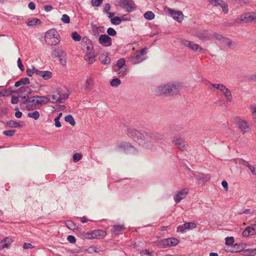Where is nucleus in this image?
Instances as JSON below:
<instances>
[{
    "label": "nucleus",
    "mask_w": 256,
    "mask_h": 256,
    "mask_svg": "<svg viewBox=\"0 0 256 256\" xmlns=\"http://www.w3.org/2000/svg\"><path fill=\"white\" fill-rule=\"evenodd\" d=\"M158 244H162L164 247L176 246L178 244V240L174 237L164 238L158 242Z\"/></svg>",
    "instance_id": "423d86ee"
},
{
    "label": "nucleus",
    "mask_w": 256,
    "mask_h": 256,
    "mask_svg": "<svg viewBox=\"0 0 256 256\" xmlns=\"http://www.w3.org/2000/svg\"><path fill=\"white\" fill-rule=\"evenodd\" d=\"M28 117L33 118L34 120H36L40 117V114L38 111H34L32 112H28Z\"/></svg>",
    "instance_id": "ea45409f"
},
{
    "label": "nucleus",
    "mask_w": 256,
    "mask_h": 256,
    "mask_svg": "<svg viewBox=\"0 0 256 256\" xmlns=\"http://www.w3.org/2000/svg\"><path fill=\"white\" fill-rule=\"evenodd\" d=\"M188 48L191 49L192 50L194 51L197 50H199L200 51L206 54V50L204 48L200 47L198 44H193L192 42H190V44Z\"/></svg>",
    "instance_id": "c85d7f7f"
},
{
    "label": "nucleus",
    "mask_w": 256,
    "mask_h": 256,
    "mask_svg": "<svg viewBox=\"0 0 256 256\" xmlns=\"http://www.w3.org/2000/svg\"><path fill=\"white\" fill-rule=\"evenodd\" d=\"M36 96L30 97L28 104L26 106V108L28 110H34L36 105L39 104L36 100L37 98H35Z\"/></svg>",
    "instance_id": "4468645a"
},
{
    "label": "nucleus",
    "mask_w": 256,
    "mask_h": 256,
    "mask_svg": "<svg viewBox=\"0 0 256 256\" xmlns=\"http://www.w3.org/2000/svg\"><path fill=\"white\" fill-rule=\"evenodd\" d=\"M14 240L10 238L7 237L3 239L0 243V249L8 248Z\"/></svg>",
    "instance_id": "a211bd4d"
},
{
    "label": "nucleus",
    "mask_w": 256,
    "mask_h": 256,
    "mask_svg": "<svg viewBox=\"0 0 256 256\" xmlns=\"http://www.w3.org/2000/svg\"><path fill=\"white\" fill-rule=\"evenodd\" d=\"M19 96L21 98L22 103L26 104V106L28 104L30 97H28V96L26 94L24 96H22V95H19Z\"/></svg>",
    "instance_id": "c03bdc74"
},
{
    "label": "nucleus",
    "mask_w": 256,
    "mask_h": 256,
    "mask_svg": "<svg viewBox=\"0 0 256 256\" xmlns=\"http://www.w3.org/2000/svg\"><path fill=\"white\" fill-rule=\"evenodd\" d=\"M147 48H144L140 51L136 52L130 57V60L132 64H136L142 62L144 58V56L146 54Z\"/></svg>",
    "instance_id": "39448f33"
},
{
    "label": "nucleus",
    "mask_w": 256,
    "mask_h": 256,
    "mask_svg": "<svg viewBox=\"0 0 256 256\" xmlns=\"http://www.w3.org/2000/svg\"><path fill=\"white\" fill-rule=\"evenodd\" d=\"M154 14L152 11H148L144 14V17L148 20H152L154 18Z\"/></svg>",
    "instance_id": "4c0bfd02"
},
{
    "label": "nucleus",
    "mask_w": 256,
    "mask_h": 256,
    "mask_svg": "<svg viewBox=\"0 0 256 256\" xmlns=\"http://www.w3.org/2000/svg\"><path fill=\"white\" fill-rule=\"evenodd\" d=\"M234 242V238L232 236L227 237L226 238V244L228 246H231Z\"/></svg>",
    "instance_id": "6e6d98bb"
},
{
    "label": "nucleus",
    "mask_w": 256,
    "mask_h": 256,
    "mask_svg": "<svg viewBox=\"0 0 256 256\" xmlns=\"http://www.w3.org/2000/svg\"><path fill=\"white\" fill-rule=\"evenodd\" d=\"M92 234L93 235L94 238H102L106 234V231L102 230H95L92 231Z\"/></svg>",
    "instance_id": "dca6fc26"
},
{
    "label": "nucleus",
    "mask_w": 256,
    "mask_h": 256,
    "mask_svg": "<svg viewBox=\"0 0 256 256\" xmlns=\"http://www.w3.org/2000/svg\"><path fill=\"white\" fill-rule=\"evenodd\" d=\"M220 6L222 8V12L225 14H226L228 12V4L226 2L223 1V2L221 4V6Z\"/></svg>",
    "instance_id": "79ce46f5"
},
{
    "label": "nucleus",
    "mask_w": 256,
    "mask_h": 256,
    "mask_svg": "<svg viewBox=\"0 0 256 256\" xmlns=\"http://www.w3.org/2000/svg\"><path fill=\"white\" fill-rule=\"evenodd\" d=\"M66 225L67 226L68 228L70 230H74L76 228V225L70 220H68L66 222Z\"/></svg>",
    "instance_id": "603ef678"
},
{
    "label": "nucleus",
    "mask_w": 256,
    "mask_h": 256,
    "mask_svg": "<svg viewBox=\"0 0 256 256\" xmlns=\"http://www.w3.org/2000/svg\"><path fill=\"white\" fill-rule=\"evenodd\" d=\"M235 4H239L240 6L248 4L250 3V0H234Z\"/></svg>",
    "instance_id": "5fc2aeb1"
},
{
    "label": "nucleus",
    "mask_w": 256,
    "mask_h": 256,
    "mask_svg": "<svg viewBox=\"0 0 256 256\" xmlns=\"http://www.w3.org/2000/svg\"><path fill=\"white\" fill-rule=\"evenodd\" d=\"M118 3L120 6L128 12H131L136 8V6L133 0H118Z\"/></svg>",
    "instance_id": "20e7f679"
},
{
    "label": "nucleus",
    "mask_w": 256,
    "mask_h": 256,
    "mask_svg": "<svg viewBox=\"0 0 256 256\" xmlns=\"http://www.w3.org/2000/svg\"><path fill=\"white\" fill-rule=\"evenodd\" d=\"M107 33L108 34V36H114L116 34V31L112 28H109L107 30Z\"/></svg>",
    "instance_id": "bf43d9fd"
},
{
    "label": "nucleus",
    "mask_w": 256,
    "mask_h": 256,
    "mask_svg": "<svg viewBox=\"0 0 256 256\" xmlns=\"http://www.w3.org/2000/svg\"><path fill=\"white\" fill-rule=\"evenodd\" d=\"M36 70L38 71V70L35 67H33L32 69L28 68L26 71V74L30 77H32L34 74L38 76V72H36Z\"/></svg>",
    "instance_id": "f704fd0d"
},
{
    "label": "nucleus",
    "mask_w": 256,
    "mask_h": 256,
    "mask_svg": "<svg viewBox=\"0 0 256 256\" xmlns=\"http://www.w3.org/2000/svg\"><path fill=\"white\" fill-rule=\"evenodd\" d=\"M196 227V225L194 222H185L184 224V228H186V229H190V228H194Z\"/></svg>",
    "instance_id": "37998d69"
},
{
    "label": "nucleus",
    "mask_w": 256,
    "mask_h": 256,
    "mask_svg": "<svg viewBox=\"0 0 256 256\" xmlns=\"http://www.w3.org/2000/svg\"><path fill=\"white\" fill-rule=\"evenodd\" d=\"M72 39L76 42H78L81 40V36L77 32H73L72 34Z\"/></svg>",
    "instance_id": "09e8293b"
},
{
    "label": "nucleus",
    "mask_w": 256,
    "mask_h": 256,
    "mask_svg": "<svg viewBox=\"0 0 256 256\" xmlns=\"http://www.w3.org/2000/svg\"><path fill=\"white\" fill-rule=\"evenodd\" d=\"M90 250L92 252H94L96 253H100V252H102V249L100 248H97L96 246H90Z\"/></svg>",
    "instance_id": "680f3d73"
},
{
    "label": "nucleus",
    "mask_w": 256,
    "mask_h": 256,
    "mask_svg": "<svg viewBox=\"0 0 256 256\" xmlns=\"http://www.w3.org/2000/svg\"><path fill=\"white\" fill-rule=\"evenodd\" d=\"M122 21V18L120 17H118V16H115L113 18H112L110 20L111 23L114 25L120 24Z\"/></svg>",
    "instance_id": "58836bf2"
},
{
    "label": "nucleus",
    "mask_w": 256,
    "mask_h": 256,
    "mask_svg": "<svg viewBox=\"0 0 256 256\" xmlns=\"http://www.w3.org/2000/svg\"><path fill=\"white\" fill-rule=\"evenodd\" d=\"M29 89V86H22L18 89L16 91L14 92H18V95H23L24 94H26V92Z\"/></svg>",
    "instance_id": "72a5a7b5"
},
{
    "label": "nucleus",
    "mask_w": 256,
    "mask_h": 256,
    "mask_svg": "<svg viewBox=\"0 0 256 256\" xmlns=\"http://www.w3.org/2000/svg\"><path fill=\"white\" fill-rule=\"evenodd\" d=\"M38 72V76H42L44 80H48L52 77V72L50 71H36Z\"/></svg>",
    "instance_id": "5701e85b"
},
{
    "label": "nucleus",
    "mask_w": 256,
    "mask_h": 256,
    "mask_svg": "<svg viewBox=\"0 0 256 256\" xmlns=\"http://www.w3.org/2000/svg\"><path fill=\"white\" fill-rule=\"evenodd\" d=\"M142 256H152L151 253L148 250H145L140 252Z\"/></svg>",
    "instance_id": "774afa93"
},
{
    "label": "nucleus",
    "mask_w": 256,
    "mask_h": 256,
    "mask_svg": "<svg viewBox=\"0 0 256 256\" xmlns=\"http://www.w3.org/2000/svg\"><path fill=\"white\" fill-rule=\"evenodd\" d=\"M210 179V176L209 174H202V176H199L197 178L198 182L200 183L204 184Z\"/></svg>",
    "instance_id": "7c9ffc66"
},
{
    "label": "nucleus",
    "mask_w": 256,
    "mask_h": 256,
    "mask_svg": "<svg viewBox=\"0 0 256 256\" xmlns=\"http://www.w3.org/2000/svg\"><path fill=\"white\" fill-rule=\"evenodd\" d=\"M94 86V81L91 76H88L86 80L84 90L87 92L91 90Z\"/></svg>",
    "instance_id": "f3484780"
},
{
    "label": "nucleus",
    "mask_w": 256,
    "mask_h": 256,
    "mask_svg": "<svg viewBox=\"0 0 256 256\" xmlns=\"http://www.w3.org/2000/svg\"><path fill=\"white\" fill-rule=\"evenodd\" d=\"M83 237H84V238H87V239L94 238L93 235L92 234V232H84Z\"/></svg>",
    "instance_id": "e2e57ef3"
},
{
    "label": "nucleus",
    "mask_w": 256,
    "mask_h": 256,
    "mask_svg": "<svg viewBox=\"0 0 256 256\" xmlns=\"http://www.w3.org/2000/svg\"><path fill=\"white\" fill-rule=\"evenodd\" d=\"M99 59L103 64L108 65L110 62V58L106 53L102 54Z\"/></svg>",
    "instance_id": "b1692460"
},
{
    "label": "nucleus",
    "mask_w": 256,
    "mask_h": 256,
    "mask_svg": "<svg viewBox=\"0 0 256 256\" xmlns=\"http://www.w3.org/2000/svg\"><path fill=\"white\" fill-rule=\"evenodd\" d=\"M120 84V80L118 78H114L110 82V85L112 86H117Z\"/></svg>",
    "instance_id": "864d4df0"
},
{
    "label": "nucleus",
    "mask_w": 256,
    "mask_h": 256,
    "mask_svg": "<svg viewBox=\"0 0 256 256\" xmlns=\"http://www.w3.org/2000/svg\"><path fill=\"white\" fill-rule=\"evenodd\" d=\"M224 95L226 100L228 102H231L232 100V97L231 91L224 86L220 90Z\"/></svg>",
    "instance_id": "6ab92c4d"
},
{
    "label": "nucleus",
    "mask_w": 256,
    "mask_h": 256,
    "mask_svg": "<svg viewBox=\"0 0 256 256\" xmlns=\"http://www.w3.org/2000/svg\"><path fill=\"white\" fill-rule=\"evenodd\" d=\"M256 234V224L248 226L243 232L242 234L244 237L252 236Z\"/></svg>",
    "instance_id": "f8f14e48"
},
{
    "label": "nucleus",
    "mask_w": 256,
    "mask_h": 256,
    "mask_svg": "<svg viewBox=\"0 0 256 256\" xmlns=\"http://www.w3.org/2000/svg\"><path fill=\"white\" fill-rule=\"evenodd\" d=\"M118 148L124 151H126L130 148H134V150H136V148H134V146H132L130 143L126 142H120L118 144Z\"/></svg>",
    "instance_id": "4be33fe9"
},
{
    "label": "nucleus",
    "mask_w": 256,
    "mask_h": 256,
    "mask_svg": "<svg viewBox=\"0 0 256 256\" xmlns=\"http://www.w3.org/2000/svg\"><path fill=\"white\" fill-rule=\"evenodd\" d=\"M100 28H103V27L100 26V27L98 28V26H95L94 24L92 25V30L93 33H94V36L97 37L98 36V35H99L98 29Z\"/></svg>",
    "instance_id": "a18cd8bd"
},
{
    "label": "nucleus",
    "mask_w": 256,
    "mask_h": 256,
    "mask_svg": "<svg viewBox=\"0 0 256 256\" xmlns=\"http://www.w3.org/2000/svg\"><path fill=\"white\" fill-rule=\"evenodd\" d=\"M239 161L245 166L248 168L252 174L256 175V168L250 164L248 162L243 158H240Z\"/></svg>",
    "instance_id": "412c9836"
},
{
    "label": "nucleus",
    "mask_w": 256,
    "mask_h": 256,
    "mask_svg": "<svg viewBox=\"0 0 256 256\" xmlns=\"http://www.w3.org/2000/svg\"><path fill=\"white\" fill-rule=\"evenodd\" d=\"M168 12L174 20L178 22H181L182 20L184 15L182 12L175 11L171 8H168Z\"/></svg>",
    "instance_id": "9d476101"
},
{
    "label": "nucleus",
    "mask_w": 256,
    "mask_h": 256,
    "mask_svg": "<svg viewBox=\"0 0 256 256\" xmlns=\"http://www.w3.org/2000/svg\"><path fill=\"white\" fill-rule=\"evenodd\" d=\"M188 193V189L187 188H183L176 193L174 196V198L176 202L178 203L181 200L186 198Z\"/></svg>",
    "instance_id": "0eeeda50"
},
{
    "label": "nucleus",
    "mask_w": 256,
    "mask_h": 256,
    "mask_svg": "<svg viewBox=\"0 0 256 256\" xmlns=\"http://www.w3.org/2000/svg\"><path fill=\"white\" fill-rule=\"evenodd\" d=\"M236 120L239 129L244 133H246L249 130V124L246 121L242 120L240 118H236Z\"/></svg>",
    "instance_id": "6e6552de"
},
{
    "label": "nucleus",
    "mask_w": 256,
    "mask_h": 256,
    "mask_svg": "<svg viewBox=\"0 0 256 256\" xmlns=\"http://www.w3.org/2000/svg\"><path fill=\"white\" fill-rule=\"evenodd\" d=\"M58 93L56 92V91L54 92H52V94L50 96V100L49 102H50L53 103H63L64 102V98H60V96H58Z\"/></svg>",
    "instance_id": "2eb2a0df"
},
{
    "label": "nucleus",
    "mask_w": 256,
    "mask_h": 256,
    "mask_svg": "<svg viewBox=\"0 0 256 256\" xmlns=\"http://www.w3.org/2000/svg\"><path fill=\"white\" fill-rule=\"evenodd\" d=\"M96 55L92 52H88L85 56L84 60L89 64H92L96 61Z\"/></svg>",
    "instance_id": "393cba45"
},
{
    "label": "nucleus",
    "mask_w": 256,
    "mask_h": 256,
    "mask_svg": "<svg viewBox=\"0 0 256 256\" xmlns=\"http://www.w3.org/2000/svg\"><path fill=\"white\" fill-rule=\"evenodd\" d=\"M196 36L200 39H204L207 37V34L206 32H198Z\"/></svg>",
    "instance_id": "13d9d810"
},
{
    "label": "nucleus",
    "mask_w": 256,
    "mask_h": 256,
    "mask_svg": "<svg viewBox=\"0 0 256 256\" xmlns=\"http://www.w3.org/2000/svg\"><path fill=\"white\" fill-rule=\"evenodd\" d=\"M124 229V225L117 224L114 225L112 228V232L116 234H118V233Z\"/></svg>",
    "instance_id": "2f4dec72"
},
{
    "label": "nucleus",
    "mask_w": 256,
    "mask_h": 256,
    "mask_svg": "<svg viewBox=\"0 0 256 256\" xmlns=\"http://www.w3.org/2000/svg\"><path fill=\"white\" fill-rule=\"evenodd\" d=\"M240 20L245 22H256V14H252L250 12H247L241 15L240 16Z\"/></svg>",
    "instance_id": "9b49d317"
},
{
    "label": "nucleus",
    "mask_w": 256,
    "mask_h": 256,
    "mask_svg": "<svg viewBox=\"0 0 256 256\" xmlns=\"http://www.w3.org/2000/svg\"><path fill=\"white\" fill-rule=\"evenodd\" d=\"M245 244L243 243L236 244H234V248L230 250L232 252H240L244 250Z\"/></svg>",
    "instance_id": "a878e982"
},
{
    "label": "nucleus",
    "mask_w": 256,
    "mask_h": 256,
    "mask_svg": "<svg viewBox=\"0 0 256 256\" xmlns=\"http://www.w3.org/2000/svg\"><path fill=\"white\" fill-rule=\"evenodd\" d=\"M72 158L73 161L76 162L82 159V155L80 154L76 153L73 155Z\"/></svg>",
    "instance_id": "3c124183"
},
{
    "label": "nucleus",
    "mask_w": 256,
    "mask_h": 256,
    "mask_svg": "<svg viewBox=\"0 0 256 256\" xmlns=\"http://www.w3.org/2000/svg\"><path fill=\"white\" fill-rule=\"evenodd\" d=\"M66 56H62L59 58V60L62 65L65 66L67 62L66 58Z\"/></svg>",
    "instance_id": "69168bd1"
},
{
    "label": "nucleus",
    "mask_w": 256,
    "mask_h": 256,
    "mask_svg": "<svg viewBox=\"0 0 256 256\" xmlns=\"http://www.w3.org/2000/svg\"><path fill=\"white\" fill-rule=\"evenodd\" d=\"M125 60L124 58H121L117 61L116 66L118 68H122L125 64Z\"/></svg>",
    "instance_id": "8fccbe9b"
},
{
    "label": "nucleus",
    "mask_w": 256,
    "mask_h": 256,
    "mask_svg": "<svg viewBox=\"0 0 256 256\" xmlns=\"http://www.w3.org/2000/svg\"><path fill=\"white\" fill-rule=\"evenodd\" d=\"M223 1L222 0H209L210 3L215 6H221Z\"/></svg>",
    "instance_id": "de8ad7c7"
},
{
    "label": "nucleus",
    "mask_w": 256,
    "mask_h": 256,
    "mask_svg": "<svg viewBox=\"0 0 256 256\" xmlns=\"http://www.w3.org/2000/svg\"><path fill=\"white\" fill-rule=\"evenodd\" d=\"M59 35L54 30H48L44 38L45 42L50 45H56L60 42Z\"/></svg>",
    "instance_id": "7ed1b4c3"
},
{
    "label": "nucleus",
    "mask_w": 256,
    "mask_h": 256,
    "mask_svg": "<svg viewBox=\"0 0 256 256\" xmlns=\"http://www.w3.org/2000/svg\"><path fill=\"white\" fill-rule=\"evenodd\" d=\"M181 88L179 83L169 82L158 86L156 90V94L158 96H172L178 94Z\"/></svg>",
    "instance_id": "f03ea898"
},
{
    "label": "nucleus",
    "mask_w": 256,
    "mask_h": 256,
    "mask_svg": "<svg viewBox=\"0 0 256 256\" xmlns=\"http://www.w3.org/2000/svg\"><path fill=\"white\" fill-rule=\"evenodd\" d=\"M6 125L8 126L10 128H21L22 125L20 123L14 121L13 120H10L6 122Z\"/></svg>",
    "instance_id": "473e14b6"
},
{
    "label": "nucleus",
    "mask_w": 256,
    "mask_h": 256,
    "mask_svg": "<svg viewBox=\"0 0 256 256\" xmlns=\"http://www.w3.org/2000/svg\"><path fill=\"white\" fill-rule=\"evenodd\" d=\"M98 42L104 46H110L112 45V38L106 34H101L99 36Z\"/></svg>",
    "instance_id": "1a4fd4ad"
},
{
    "label": "nucleus",
    "mask_w": 256,
    "mask_h": 256,
    "mask_svg": "<svg viewBox=\"0 0 256 256\" xmlns=\"http://www.w3.org/2000/svg\"><path fill=\"white\" fill-rule=\"evenodd\" d=\"M254 252L252 249H244L242 251V254L245 256H254L255 255Z\"/></svg>",
    "instance_id": "e433bc0d"
},
{
    "label": "nucleus",
    "mask_w": 256,
    "mask_h": 256,
    "mask_svg": "<svg viewBox=\"0 0 256 256\" xmlns=\"http://www.w3.org/2000/svg\"><path fill=\"white\" fill-rule=\"evenodd\" d=\"M64 120L66 122H69L72 126H74L76 124V122L73 116L70 114H68L66 116Z\"/></svg>",
    "instance_id": "c9c22d12"
},
{
    "label": "nucleus",
    "mask_w": 256,
    "mask_h": 256,
    "mask_svg": "<svg viewBox=\"0 0 256 256\" xmlns=\"http://www.w3.org/2000/svg\"><path fill=\"white\" fill-rule=\"evenodd\" d=\"M61 20L66 24H68L70 22V17L66 14L62 15Z\"/></svg>",
    "instance_id": "052dcab7"
},
{
    "label": "nucleus",
    "mask_w": 256,
    "mask_h": 256,
    "mask_svg": "<svg viewBox=\"0 0 256 256\" xmlns=\"http://www.w3.org/2000/svg\"><path fill=\"white\" fill-rule=\"evenodd\" d=\"M16 132V130H5L2 132V134L4 136H12L14 133Z\"/></svg>",
    "instance_id": "49530a36"
},
{
    "label": "nucleus",
    "mask_w": 256,
    "mask_h": 256,
    "mask_svg": "<svg viewBox=\"0 0 256 256\" xmlns=\"http://www.w3.org/2000/svg\"><path fill=\"white\" fill-rule=\"evenodd\" d=\"M35 98H37L38 102L39 104L43 105L47 104L50 100V98L47 96H36Z\"/></svg>",
    "instance_id": "cd10ccee"
},
{
    "label": "nucleus",
    "mask_w": 256,
    "mask_h": 256,
    "mask_svg": "<svg viewBox=\"0 0 256 256\" xmlns=\"http://www.w3.org/2000/svg\"><path fill=\"white\" fill-rule=\"evenodd\" d=\"M30 79L28 78H23L20 79L18 81L16 82L14 86L16 88H18L22 85H26L30 84Z\"/></svg>",
    "instance_id": "bb28decb"
},
{
    "label": "nucleus",
    "mask_w": 256,
    "mask_h": 256,
    "mask_svg": "<svg viewBox=\"0 0 256 256\" xmlns=\"http://www.w3.org/2000/svg\"><path fill=\"white\" fill-rule=\"evenodd\" d=\"M226 41H227L226 45L229 47H232L233 46L234 48L237 46V44L234 42H232L230 39H226Z\"/></svg>",
    "instance_id": "0e129e2a"
},
{
    "label": "nucleus",
    "mask_w": 256,
    "mask_h": 256,
    "mask_svg": "<svg viewBox=\"0 0 256 256\" xmlns=\"http://www.w3.org/2000/svg\"><path fill=\"white\" fill-rule=\"evenodd\" d=\"M67 240L71 244H74L76 242L75 237L72 235H69L68 236Z\"/></svg>",
    "instance_id": "338daca9"
},
{
    "label": "nucleus",
    "mask_w": 256,
    "mask_h": 256,
    "mask_svg": "<svg viewBox=\"0 0 256 256\" xmlns=\"http://www.w3.org/2000/svg\"><path fill=\"white\" fill-rule=\"evenodd\" d=\"M56 92L58 93V96H60V98H64V101L68 98V94L64 92V89L59 88L56 89Z\"/></svg>",
    "instance_id": "c756f323"
},
{
    "label": "nucleus",
    "mask_w": 256,
    "mask_h": 256,
    "mask_svg": "<svg viewBox=\"0 0 256 256\" xmlns=\"http://www.w3.org/2000/svg\"><path fill=\"white\" fill-rule=\"evenodd\" d=\"M173 144L176 146L180 150L183 151L186 150V144L184 140L182 138H175L172 141Z\"/></svg>",
    "instance_id": "ddd939ff"
},
{
    "label": "nucleus",
    "mask_w": 256,
    "mask_h": 256,
    "mask_svg": "<svg viewBox=\"0 0 256 256\" xmlns=\"http://www.w3.org/2000/svg\"><path fill=\"white\" fill-rule=\"evenodd\" d=\"M103 0H92L91 3L94 6H99L102 3Z\"/></svg>",
    "instance_id": "4d7b16f0"
},
{
    "label": "nucleus",
    "mask_w": 256,
    "mask_h": 256,
    "mask_svg": "<svg viewBox=\"0 0 256 256\" xmlns=\"http://www.w3.org/2000/svg\"><path fill=\"white\" fill-rule=\"evenodd\" d=\"M127 135L143 148L150 150H156L158 142L164 139V135L158 132L150 130L140 132L134 128H128Z\"/></svg>",
    "instance_id": "f257e3e1"
},
{
    "label": "nucleus",
    "mask_w": 256,
    "mask_h": 256,
    "mask_svg": "<svg viewBox=\"0 0 256 256\" xmlns=\"http://www.w3.org/2000/svg\"><path fill=\"white\" fill-rule=\"evenodd\" d=\"M51 56L52 58H61L62 56H66V54L60 48L54 50L52 52Z\"/></svg>",
    "instance_id": "aec40b11"
},
{
    "label": "nucleus",
    "mask_w": 256,
    "mask_h": 256,
    "mask_svg": "<svg viewBox=\"0 0 256 256\" xmlns=\"http://www.w3.org/2000/svg\"><path fill=\"white\" fill-rule=\"evenodd\" d=\"M41 21L38 18H34L31 20H30L28 22H27V24L28 26H35L37 24H40Z\"/></svg>",
    "instance_id": "a19ab883"
}]
</instances>
